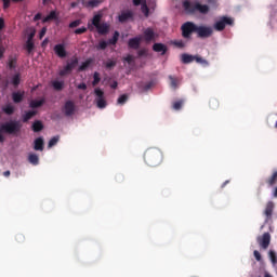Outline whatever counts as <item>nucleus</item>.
I'll use <instances>...</instances> for the list:
<instances>
[{"label": "nucleus", "instance_id": "nucleus-1", "mask_svg": "<svg viewBox=\"0 0 277 277\" xmlns=\"http://www.w3.org/2000/svg\"><path fill=\"white\" fill-rule=\"evenodd\" d=\"M182 36H192L196 34L198 36H211L213 28L209 26H197L193 22H186L181 27Z\"/></svg>", "mask_w": 277, "mask_h": 277}, {"label": "nucleus", "instance_id": "nucleus-2", "mask_svg": "<svg viewBox=\"0 0 277 277\" xmlns=\"http://www.w3.org/2000/svg\"><path fill=\"white\" fill-rule=\"evenodd\" d=\"M144 161L150 168H157L163 161V154L155 147L148 148L144 154Z\"/></svg>", "mask_w": 277, "mask_h": 277}, {"label": "nucleus", "instance_id": "nucleus-3", "mask_svg": "<svg viewBox=\"0 0 277 277\" xmlns=\"http://www.w3.org/2000/svg\"><path fill=\"white\" fill-rule=\"evenodd\" d=\"M103 21V14L97 13L93 16L91 19V23L89 22V29H92V27H95L97 34H101L102 36H106V34H109L110 25Z\"/></svg>", "mask_w": 277, "mask_h": 277}, {"label": "nucleus", "instance_id": "nucleus-4", "mask_svg": "<svg viewBox=\"0 0 277 277\" xmlns=\"http://www.w3.org/2000/svg\"><path fill=\"white\" fill-rule=\"evenodd\" d=\"M183 9L186 14H196V12L199 14H209V5L200 4L199 2L192 3L189 0L183 2Z\"/></svg>", "mask_w": 277, "mask_h": 277}, {"label": "nucleus", "instance_id": "nucleus-5", "mask_svg": "<svg viewBox=\"0 0 277 277\" xmlns=\"http://www.w3.org/2000/svg\"><path fill=\"white\" fill-rule=\"evenodd\" d=\"M23 124H21V121H11L2 124L0 127V144H3L5 142V137L3 136V133H9V135H14V133H18L22 129Z\"/></svg>", "mask_w": 277, "mask_h": 277}, {"label": "nucleus", "instance_id": "nucleus-6", "mask_svg": "<svg viewBox=\"0 0 277 277\" xmlns=\"http://www.w3.org/2000/svg\"><path fill=\"white\" fill-rule=\"evenodd\" d=\"M79 65V58L77 56H74L69 62H67L66 66H64L60 71V77H66L67 75H71L72 70L77 68Z\"/></svg>", "mask_w": 277, "mask_h": 277}, {"label": "nucleus", "instance_id": "nucleus-7", "mask_svg": "<svg viewBox=\"0 0 277 277\" xmlns=\"http://www.w3.org/2000/svg\"><path fill=\"white\" fill-rule=\"evenodd\" d=\"M226 25H229L230 27H233L235 25V19H233L232 17L224 16L214 24V29L216 31H224V29L226 28Z\"/></svg>", "mask_w": 277, "mask_h": 277}, {"label": "nucleus", "instance_id": "nucleus-8", "mask_svg": "<svg viewBox=\"0 0 277 277\" xmlns=\"http://www.w3.org/2000/svg\"><path fill=\"white\" fill-rule=\"evenodd\" d=\"M94 92L96 96V106L100 109H105V107H107V102L105 101V92H103V90H101L100 88H96Z\"/></svg>", "mask_w": 277, "mask_h": 277}, {"label": "nucleus", "instance_id": "nucleus-9", "mask_svg": "<svg viewBox=\"0 0 277 277\" xmlns=\"http://www.w3.org/2000/svg\"><path fill=\"white\" fill-rule=\"evenodd\" d=\"M76 111H77V105H75V102L70 100L66 101L63 106V114L67 116V118H70V116H75Z\"/></svg>", "mask_w": 277, "mask_h": 277}, {"label": "nucleus", "instance_id": "nucleus-10", "mask_svg": "<svg viewBox=\"0 0 277 277\" xmlns=\"http://www.w3.org/2000/svg\"><path fill=\"white\" fill-rule=\"evenodd\" d=\"M258 243L262 250H267L269 243H272V235H269V233H264L262 237H258Z\"/></svg>", "mask_w": 277, "mask_h": 277}, {"label": "nucleus", "instance_id": "nucleus-11", "mask_svg": "<svg viewBox=\"0 0 277 277\" xmlns=\"http://www.w3.org/2000/svg\"><path fill=\"white\" fill-rule=\"evenodd\" d=\"M119 23H127V21H133V11H123L118 16Z\"/></svg>", "mask_w": 277, "mask_h": 277}, {"label": "nucleus", "instance_id": "nucleus-12", "mask_svg": "<svg viewBox=\"0 0 277 277\" xmlns=\"http://www.w3.org/2000/svg\"><path fill=\"white\" fill-rule=\"evenodd\" d=\"M140 44H142V38L140 37H134L128 41L129 49H133L134 51L140 49Z\"/></svg>", "mask_w": 277, "mask_h": 277}, {"label": "nucleus", "instance_id": "nucleus-13", "mask_svg": "<svg viewBox=\"0 0 277 277\" xmlns=\"http://www.w3.org/2000/svg\"><path fill=\"white\" fill-rule=\"evenodd\" d=\"M54 52L57 55V57H61L62 60H64V57H66L67 55L66 48L62 43H58L54 47Z\"/></svg>", "mask_w": 277, "mask_h": 277}, {"label": "nucleus", "instance_id": "nucleus-14", "mask_svg": "<svg viewBox=\"0 0 277 277\" xmlns=\"http://www.w3.org/2000/svg\"><path fill=\"white\" fill-rule=\"evenodd\" d=\"M153 51H155V53H160V55H166V53H168V45L163 43H154Z\"/></svg>", "mask_w": 277, "mask_h": 277}, {"label": "nucleus", "instance_id": "nucleus-15", "mask_svg": "<svg viewBox=\"0 0 277 277\" xmlns=\"http://www.w3.org/2000/svg\"><path fill=\"white\" fill-rule=\"evenodd\" d=\"M34 150H39L40 153L44 150V138H42V136H39L34 141Z\"/></svg>", "mask_w": 277, "mask_h": 277}, {"label": "nucleus", "instance_id": "nucleus-16", "mask_svg": "<svg viewBox=\"0 0 277 277\" xmlns=\"http://www.w3.org/2000/svg\"><path fill=\"white\" fill-rule=\"evenodd\" d=\"M274 207L275 206L273 201H268L266 203V208L264 210V215L266 216V221H268L272 217V215H274Z\"/></svg>", "mask_w": 277, "mask_h": 277}, {"label": "nucleus", "instance_id": "nucleus-17", "mask_svg": "<svg viewBox=\"0 0 277 277\" xmlns=\"http://www.w3.org/2000/svg\"><path fill=\"white\" fill-rule=\"evenodd\" d=\"M23 98H25V92L17 91L12 93L13 103L15 104L23 103Z\"/></svg>", "mask_w": 277, "mask_h": 277}, {"label": "nucleus", "instance_id": "nucleus-18", "mask_svg": "<svg viewBox=\"0 0 277 277\" xmlns=\"http://www.w3.org/2000/svg\"><path fill=\"white\" fill-rule=\"evenodd\" d=\"M44 103H47V100L44 97H42L41 100H32L29 104V107L31 109H38V107H42Z\"/></svg>", "mask_w": 277, "mask_h": 277}, {"label": "nucleus", "instance_id": "nucleus-19", "mask_svg": "<svg viewBox=\"0 0 277 277\" xmlns=\"http://www.w3.org/2000/svg\"><path fill=\"white\" fill-rule=\"evenodd\" d=\"M195 55L184 53L181 55L182 64H192L194 62Z\"/></svg>", "mask_w": 277, "mask_h": 277}, {"label": "nucleus", "instance_id": "nucleus-20", "mask_svg": "<svg viewBox=\"0 0 277 277\" xmlns=\"http://www.w3.org/2000/svg\"><path fill=\"white\" fill-rule=\"evenodd\" d=\"M34 116H38L37 110L26 111L25 115H23V122H29V120H31V118H34Z\"/></svg>", "mask_w": 277, "mask_h": 277}, {"label": "nucleus", "instance_id": "nucleus-21", "mask_svg": "<svg viewBox=\"0 0 277 277\" xmlns=\"http://www.w3.org/2000/svg\"><path fill=\"white\" fill-rule=\"evenodd\" d=\"M170 44H172L173 47H175V49H185V47H187V41H183V40H171Z\"/></svg>", "mask_w": 277, "mask_h": 277}, {"label": "nucleus", "instance_id": "nucleus-22", "mask_svg": "<svg viewBox=\"0 0 277 277\" xmlns=\"http://www.w3.org/2000/svg\"><path fill=\"white\" fill-rule=\"evenodd\" d=\"M51 21H57V12L51 11L50 14L42 19V23H51Z\"/></svg>", "mask_w": 277, "mask_h": 277}, {"label": "nucleus", "instance_id": "nucleus-23", "mask_svg": "<svg viewBox=\"0 0 277 277\" xmlns=\"http://www.w3.org/2000/svg\"><path fill=\"white\" fill-rule=\"evenodd\" d=\"M25 49H26V51H28V53H31V51H34V49H35L34 36L28 37Z\"/></svg>", "mask_w": 277, "mask_h": 277}, {"label": "nucleus", "instance_id": "nucleus-24", "mask_svg": "<svg viewBox=\"0 0 277 277\" xmlns=\"http://www.w3.org/2000/svg\"><path fill=\"white\" fill-rule=\"evenodd\" d=\"M42 129H44V126L42 124V121L36 120V121L32 123V131H34L35 133H40V131H42Z\"/></svg>", "mask_w": 277, "mask_h": 277}, {"label": "nucleus", "instance_id": "nucleus-25", "mask_svg": "<svg viewBox=\"0 0 277 277\" xmlns=\"http://www.w3.org/2000/svg\"><path fill=\"white\" fill-rule=\"evenodd\" d=\"M93 60L89 58L85 62H83L79 68H78V72H83V70H88V68H90V65L92 64Z\"/></svg>", "mask_w": 277, "mask_h": 277}, {"label": "nucleus", "instance_id": "nucleus-26", "mask_svg": "<svg viewBox=\"0 0 277 277\" xmlns=\"http://www.w3.org/2000/svg\"><path fill=\"white\" fill-rule=\"evenodd\" d=\"M141 11L146 18L150 16V9H148V4H146V0H143V3L141 4Z\"/></svg>", "mask_w": 277, "mask_h": 277}, {"label": "nucleus", "instance_id": "nucleus-27", "mask_svg": "<svg viewBox=\"0 0 277 277\" xmlns=\"http://www.w3.org/2000/svg\"><path fill=\"white\" fill-rule=\"evenodd\" d=\"M268 187H274L277 184V171L273 173L271 177L266 180Z\"/></svg>", "mask_w": 277, "mask_h": 277}, {"label": "nucleus", "instance_id": "nucleus-28", "mask_svg": "<svg viewBox=\"0 0 277 277\" xmlns=\"http://www.w3.org/2000/svg\"><path fill=\"white\" fill-rule=\"evenodd\" d=\"M28 161L32 166H38L40 163V158L36 154H29Z\"/></svg>", "mask_w": 277, "mask_h": 277}, {"label": "nucleus", "instance_id": "nucleus-29", "mask_svg": "<svg viewBox=\"0 0 277 277\" xmlns=\"http://www.w3.org/2000/svg\"><path fill=\"white\" fill-rule=\"evenodd\" d=\"M169 80L172 90H176L179 88V83H181V80H179V78H174V76H169Z\"/></svg>", "mask_w": 277, "mask_h": 277}, {"label": "nucleus", "instance_id": "nucleus-30", "mask_svg": "<svg viewBox=\"0 0 277 277\" xmlns=\"http://www.w3.org/2000/svg\"><path fill=\"white\" fill-rule=\"evenodd\" d=\"M11 83L14 88H17L18 85H21V74H15L12 78H11Z\"/></svg>", "mask_w": 277, "mask_h": 277}, {"label": "nucleus", "instance_id": "nucleus-31", "mask_svg": "<svg viewBox=\"0 0 277 277\" xmlns=\"http://www.w3.org/2000/svg\"><path fill=\"white\" fill-rule=\"evenodd\" d=\"M84 8H98V3H101L98 0H90L88 2H82Z\"/></svg>", "mask_w": 277, "mask_h": 277}, {"label": "nucleus", "instance_id": "nucleus-32", "mask_svg": "<svg viewBox=\"0 0 277 277\" xmlns=\"http://www.w3.org/2000/svg\"><path fill=\"white\" fill-rule=\"evenodd\" d=\"M209 106H210V109H219V107H220V101H217V98H215V97H212V98L209 101Z\"/></svg>", "mask_w": 277, "mask_h": 277}, {"label": "nucleus", "instance_id": "nucleus-33", "mask_svg": "<svg viewBox=\"0 0 277 277\" xmlns=\"http://www.w3.org/2000/svg\"><path fill=\"white\" fill-rule=\"evenodd\" d=\"M2 111H4L6 116H12V114H14V106H12V104H8L2 108Z\"/></svg>", "mask_w": 277, "mask_h": 277}, {"label": "nucleus", "instance_id": "nucleus-34", "mask_svg": "<svg viewBox=\"0 0 277 277\" xmlns=\"http://www.w3.org/2000/svg\"><path fill=\"white\" fill-rule=\"evenodd\" d=\"M109 47V43L107 41H100L98 44L96 45L97 51H105Z\"/></svg>", "mask_w": 277, "mask_h": 277}, {"label": "nucleus", "instance_id": "nucleus-35", "mask_svg": "<svg viewBox=\"0 0 277 277\" xmlns=\"http://www.w3.org/2000/svg\"><path fill=\"white\" fill-rule=\"evenodd\" d=\"M52 85H53L54 90H56L57 92L64 90V82H62V81H54V82H52Z\"/></svg>", "mask_w": 277, "mask_h": 277}, {"label": "nucleus", "instance_id": "nucleus-36", "mask_svg": "<svg viewBox=\"0 0 277 277\" xmlns=\"http://www.w3.org/2000/svg\"><path fill=\"white\" fill-rule=\"evenodd\" d=\"M129 101V95L122 94L118 97L117 103L118 105H124Z\"/></svg>", "mask_w": 277, "mask_h": 277}, {"label": "nucleus", "instance_id": "nucleus-37", "mask_svg": "<svg viewBox=\"0 0 277 277\" xmlns=\"http://www.w3.org/2000/svg\"><path fill=\"white\" fill-rule=\"evenodd\" d=\"M98 83H101V74H98V71H95L93 74V82L92 85H98Z\"/></svg>", "mask_w": 277, "mask_h": 277}, {"label": "nucleus", "instance_id": "nucleus-38", "mask_svg": "<svg viewBox=\"0 0 277 277\" xmlns=\"http://www.w3.org/2000/svg\"><path fill=\"white\" fill-rule=\"evenodd\" d=\"M57 142H60V136H53L48 143V148H53Z\"/></svg>", "mask_w": 277, "mask_h": 277}, {"label": "nucleus", "instance_id": "nucleus-39", "mask_svg": "<svg viewBox=\"0 0 277 277\" xmlns=\"http://www.w3.org/2000/svg\"><path fill=\"white\" fill-rule=\"evenodd\" d=\"M137 55H138V57H148V49L143 48V49L138 50Z\"/></svg>", "mask_w": 277, "mask_h": 277}, {"label": "nucleus", "instance_id": "nucleus-40", "mask_svg": "<svg viewBox=\"0 0 277 277\" xmlns=\"http://www.w3.org/2000/svg\"><path fill=\"white\" fill-rule=\"evenodd\" d=\"M268 255H269V259H271L273 265H276V263H277L276 252L271 250V251L268 252Z\"/></svg>", "mask_w": 277, "mask_h": 277}, {"label": "nucleus", "instance_id": "nucleus-41", "mask_svg": "<svg viewBox=\"0 0 277 277\" xmlns=\"http://www.w3.org/2000/svg\"><path fill=\"white\" fill-rule=\"evenodd\" d=\"M9 68L10 70H14V68H16V58H9Z\"/></svg>", "mask_w": 277, "mask_h": 277}, {"label": "nucleus", "instance_id": "nucleus-42", "mask_svg": "<svg viewBox=\"0 0 277 277\" xmlns=\"http://www.w3.org/2000/svg\"><path fill=\"white\" fill-rule=\"evenodd\" d=\"M81 25V19H76L69 24L70 29H75V27H79Z\"/></svg>", "mask_w": 277, "mask_h": 277}, {"label": "nucleus", "instance_id": "nucleus-43", "mask_svg": "<svg viewBox=\"0 0 277 277\" xmlns=\"http://www.w3.org/2000/svg\"><path fill=\"white\" fill-rule=\"evenodd\" d=\"M183 107V101H177L173 103V109L179 110Z\"/></svg>", "mask_w": 277, "mask_h": 277}, {"label": "nucleus", "instance_id": "nucleus-44", "mask_svg": "<svg viewBox=\"0 0 277 277\" xmlns=\"http://www.w3.org/2000/svg\"><path fill=\"white\" fill-rule=\"evenodd\" d=\"M194 62H197V64H207V61L198 55H195Z\"/></svg>", "mask_w": 277, "mask_h": 277}, {"label": "nucleus", "instance_id": "nucleus-45", "mask_svg": "<svg viewBox=\"0 0 277 277\" xmlns=\"http://www.w3.org/2000/svg\"><path fill=\"white\" fill-rule=\"evenodd\" d=\"M253 255H254L255 261H258V262H261L263 260L261 256V252H259L258 250L253 251Z\"/></svg>", "mask_w": 277, "mask_h": 277}, {"label": "nucleus", "instance_id": "nucleus-46", "mask_svg": "<svg viewBox=\"0 0 277 277\" xmlns=\"http://www.w3.org/2000/svg\"><path fill=\"white\" fill-rule=\"evenodd\" d=\"M15 239L18 243H23V241H25V236L23 234H17Z\"/></svg>", "mask_w": 277, "mask_h": 277}, {"label": "nucleus", "instance_id": "nucleus-47", "mask_svg": "<svg viewBox=\"0 0 277 277\" xmlns=\"http://www.w3.org/2000/svg\"><path fill=\"white\" fill-rule=\"evenodd\" d=\"M87 31H88V28L81 27V28H77V29L75 30V34L81 35V34H85Z\"/></svg>", "mask_w": 277, "mask_h": 277}, {"label": "nucleus", "instance_id": "nucleus-48", "mask_svg": "<svg viewBox=\"0 0 277 277\" xmlns=\"http://www.w3.org/2000/svg\"><path fill=\"white\" fill-rule=\"evenodd\" d=\"M144 36H155V30H153V28H147L144 31Z\"/></svg>", "mask_w": 277, "mask_h": 277}, {"label": "nucleus", "instance_id": "nucleus-49", "mask_svg": "<svg viewBox=\"0 0 277 277\" xmlns=\"http://www.w3.org/2000/svg\"><path fill=\"white\" fill-rule=\"evenodd\" d=\"M123 62L131 64L133 62V55L128 54L126 57H123Z\"/></svg>", "mask_w": 277, "mask_h": 277}, {"label": "nucleus", "instance_id": "nucleus-50", "mask_svg": "<svg viewBox=\"0 0 277 277\" xmlns=\"http://www.w3.org/2000/svg\"><path fill=\"white\" fill-rule=\"evenodd\" d=\"M3 3V10H8L10 8V4L12 3L11 0H2Z\"/></svg>", "mask_w": 277, "mask_h": 277}, {"label": "nucleus", "instance_id": "nucleus-51", "mask_svg": "<svg viewBox=\"0 0 277 277\" xmlns=\"http://www.w3.org/2000/svg\"><path fill=\"white\" fill-rule=\"evenodd\" d=\"M118 42V36H114L113 39L108 40V44H116Z\"/></svg>", "mask_w": 277, "mask_h": 277}, {"label": "nucleus", "instance_id": "nucleus-52", "mask_svg": "<svg viewBox=\"0 0 277 277\" xmlns=\"http://www.w3.org/2000/svg\"><path fill=\"white\" fill-rule=\"evenodd\" d=\"M114 66H116V62L115 61H108L106 63V68H114Z\"/></svg>", "mask_w": 277, "mask_h": 277}, {"label": "nucleus", "instance_id": "nucleus-53", "mask_svg": "<svg viewBox=\"0 0 277 277\" xmlns=\"http://www.w3.org/2000/svg\"><path fill=\"white\" fill-rule=\"evenodd\" d=\"M42 19V13H37L34 17V22H38V21H41Z\"/></svg>", "mask_w": 277, "mask_h": 277}, {"label": "nucleus", "instance_id": "nucleus-54", "mask_svg": "<svg viewBox=\"0 0 277 277\" xmlns=\"http://www.w3.org/2000/svg\"><path fill=\"white\" fill-rule=\"evenodd\" d=\"M150 88H153V82H147V83L144 85L145 92H148V90H150Z\"/></svg>", "mask_w": 277, "mask_h": 277}, {"label": "nucleus", "instance_id": "nucleus-55", "mask_svg": "<svg viewBox=\"0 0 277 277\" xmlns=\"http://www.w3.org/2000/svg\"><path fill=\"white\" fill-rule=\"evenodd\" d=\"M132 3L137 8V5H142V3H144V0H132Z\"/></svg>", "mask_w": 277, "mask_h": 277}, {"label": "nucleus", "instance_id": "nucleus-56", "mask_svg": "<svg viewBox=\"0 0 277 277\" xmlns=\"http://www.w3.org/2000/svg\"><path fill=\"white\" fill-rule=\"evenodd\" d=\"M78 90H88V84H85L84 82L78 84Z\"/></svg>", "mask_w": 277, "mask_h": 277}, {"label": "nucleus", "instance_id": "nucleus-57", "mask_svg": "<svg viewBox=\"0 0 277 277\" xmlns=\"http://www.w3.org/2000/svg\"><path fill=\"white\" fill-rule=\"evenodd\" d=\"M4 54H5V48L0 47V60H2Z\"/></svg>", "mask_w": 277, "mask_h": 277}, {"label": "nucleus", "instance_id": "nucleus-58", "mask_svg": "<svg viewBox=\"0 0 277 277\" xmlns=\"http://www.w3.org/2000/svg\"><path fill=\"white\" fill-rule=\"evenodd\" d=\"M110 88H111L113 90H116V88H118V82H117V81L113 82V83L110 84Z\"/></svg>", "mask_w": 277, "mask_h": 277}, {"label": "nucleus", "instance_id": "nucleus-59", "mask_svg": "<svg viewBox=\"0 0 277 277\" xmlns=\"http://www.w3.org/2000/svg\"><path fill=\"white\" fill-rule=\"evenodd\" d=\"M229 183H230V181H228V180H227V181H225V182L222 184V186H221V187H222V189H224V187H226V185H228Z\"/></svg>", "mask_w": 277, "mask_h": 277}, {"label": "nucleus", "instance_id": "nucleus-60", "mask_svg": "<svg viewBox=\"0 0 277 277\" xmlns=\"http://www.w3.org/2000/svg\"><path fill=\"white\" fill-rule=\"evenodd\" d=\"M44 34H47V28H42V30L40 31L39 36H44Z\"/></svg>", "mask_w": 277, "mask_h": 277}, {"label": "nucleus", "instance_id": "nucleus-61", "mask_svg": "<svg viewBox=\"0 0 277 277\" xmlns=\"http://www.w3.org/2000/svg\"><path fill=\"white\" fill-rule=\"evenodd\" d=\"M10 174H11L10 171H4V172H3V176H5V177L10 176Z\"/></svg>", "mask_w": 277, "mask_h": 277}, {"label": "nucleus", "instance_id": "nucleus-62", "mask_svg": "<svg viewBox=\"0 0 277 277\" xmlns=\"http://www.w3.org/2000/svg\"><path fill=\"white\" fill-rule=\"evenodd\" d=\"M78 5H79V3H77V2H71V4H70V6L74 9L77 8Z\"/></svg>", "mask_w": 277, "mask_h": 277}, {"label": "nucleus", "instance_id": "nucleus-63", "mask_svg": "<svg viewBox=\"0 0 277 277\" xmlns=\"http://www.w3.org/2000/svg\"><path fill=\"white\" fill-rule=\"evenodd\" d=\"M274 198H277V186L274 189V194H273Z\"/></svg>", "mask_w": 277, "mask_h": 277}, {"label": "nucleus", "instance_id": "nucleus-64", "mask_svg": "<svg viewBox=\"0 0 277 277\" xmlns=\"http://www.w3.org/2000/svg\"><path fill=\"white\" fill-rule=\"evenodd\" d=\"M114 36H120V32L115 31V32H114Z\"/></svg>", "mask_w": 277, "mask_h": 277}]
</instances>
